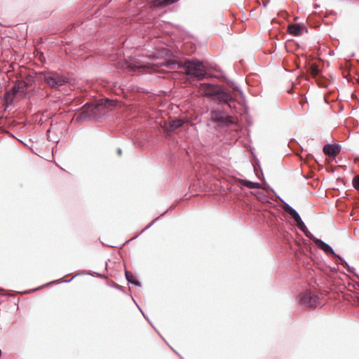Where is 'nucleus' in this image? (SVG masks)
<instances>
[{
	"label": "nucleus",
	"mask_w": 359,
	"mask_h": 359,
	"mask_svg": "<svg viewBox=\"0 0 359 359\" xmlns=\"http://www.w3.org/2000/svg\"><path fill=\"white\" fill-rule=\"evenodd\" d=\"M111 101L108 99L100 100L96 103H86L82 111L79 114L77 119L79 121H87L95 119L97 115L104 114V108L109 107Z\"/></svg>",
	"instance_id": "f257e3e1"
},
{
	"label": "nucleus",
	"mask_w": 359,
	"mask_h": 359,
	"mask_svg": "<svg viewBox=\"0 0 359 359\" xmlns=\"http://www.w3.org/2000/svg\"><path fill=\"white\" fill-rule=\"evenodd\" d=\"M179 67H182L185 74L191 77L202 79L205 77V70L202 62L198 60H187L184 62H177Z\"/></svg>",
	"instance_id": "f03ea898"
},
{
	"label": "nucleus",
	"mask_w": 359,
	"mask_h": 359,
	"mask_svg": "<svg viewBox=\"0 0 359 359\" xmlns=\"http://www.w3.org/2000/svg\"><path fill=\"white\" fill-rule=\"evenodd\" d=\"M40 77L50 88L58 90L69 82V78L57 72H46L40 74Z\"/></svg>",
	"instance_id": "7ed1b4c3"
},
{
	"label": "nucleus",
	"mask_w": 359,
	"mask_h": 359,
	"mask_svg": "<svg viewBox=\"0 0 359 359\" xmlns=\"http://www.w3.org/2000/svg\"><path fill=\"white\" fill-rule=\"evenodd\" d=\"M211 120L218 126H228L233 123V117L226 115L225 112L214 110L210 112Z\"/></svg>",
	"instance_id": "20e7f679"
},
{
	"label": "nucleus",
	"mask_w": 359,
	"mask_h": 359,
	"mask_svg": "<svg viewBox=\"0 0 359 359\" xmlns=\"http://www.w3.org/2000/svg\"><path fill=\"white\" fill-rule=\"evenodd\" d=\"M27 90V84L24 81H20L15 84L11 88L10 92L5 94V100L7 103L12 102L13 96L17 93H20L22 95H25Z\"/></svg>",
	"instance_id": "39448f33"
},
{
	"label": "nucleus",
	"mask_w": 359,
	"mask_h": 359,
	"mask_svg": "<svg viewBox=\"0 0 359 359\" xmlns=\"http://www.w3.org/2000/svg\"><path fill=\"white\" fill-rule=\"evenodd\" d=\"M314 243L318 248L324 251L326 254H331L335 257L338 258L341 261V264L348 267L349 271H351L348 263L344 259H343L339 255H337L332 248V247L330 246L327 243H325L324 241L319 238H315Z\"/></svg>",
	"instance_id": "423d86ee"
},
{
	"label": "nucleus",
	"mask_w": 359,
	"mask_h": 359,
	"mask_svg": "<svg viewBox=\"0 0 359 359\" xmlns=\"http://www.w3.org/2000/svg\"><path fill=\"white\" fill-rule=\"evenodd\" d=\"M301 302L306 306H316L318 297L311 291H305L299 295Z\"/></svg>",
	"instance_id": "0eeeda50"
},
{
	"label": "nucleus",
	"mask_w": 359,
	"mask_h": 359,
	"mask_svg": "<svg viewBox=\"0 0 359 359\" xmlns=\"http://www.w3.org/2000/svg\"><path fill=\"white\" fill-rule=\"evenodd\" d=\"M219 87L209 84V83H201L199 86V93L207 97L216 96L219 93Z\"/></svg>",
	"instance_id": "6e6552de"
},
{
	"label": "nucleus",
	"mask_w": 359,
	"mask_h": 359,
	"mask_svg": "<svg viewBox=\"0 0 359 359\" xmlns=\"http://www.w3.org/2000/svg\"><path fill=\"white\" fill-rule=\"evenodd\" d=\"M216 97L219 102L226 104L229 108L232 107L231 102L233 100V96L231 93L221 91L219 88V93L216 95Z\"/></svg>",
	"instance_id": "1a4fd4ad"
},
{
	"label": "nucleus",
	"mask_w": 359,
	"mask_h": 359,
	"mask_svg": "<svg viewBox=\"0 0 359 359\" xmlns=\"http://www.w3.org/2000/svg\"><path fill=\"white\" fill-rule=\"evenodd\" d=\"M323 151L325 155L335 156L340 152L339 147L337 145L327 144L323 147Z\"/></svg>",
	"instance_id": "9d476101"
},
{
	"label": "nucleus",
	"mask_w": 359,
	"mask_h": 359,
	"mask_svg": "<svg viewBox=\"0 0 359 359\" xmlns=\"http://www.w3.org/2000/svg\"><path fill=\"white\" fill-rule=\"evenodd\" d=\"M284 210L292 217L296 224L299 223L302 220L299 213L292 206L285 202Z\"/></svg>",
	"instance_id": "9b49d317"
},
{
	"label": "nucleus",
	"mask_w": 359,
	"mask_h": 359,
	"mask_svg": "<svg viewBox=\"0 0 359 359\" xmlns=\"http://www.w3.org/2000/svg\"><path fill=\"white\" fill-rule=\"evenodd\" d=\"M287 29L289 33L294 36H301L305 29V27L299 24H292L288 26Z\"/></svg>",
	"instance_id": "f8f14e48"
},
{
	"label": "nucleus",
	"mask_w": 359,
	"mask_h": 359,
	"mask_svg": "<svg viewBox=\"0 0 359 359\" xmlns=\"http://www.w3.org/2000/svg\"><path fill=\"white\" fill-rule=\"evenodd\" d=\"M179 0H150L151 3L154 6L158 7H164L167 6L168 5L175 4V2L178 1Z\"/></svg>",
	"instance_id": "ddd939ff"
},
{
	"label": "nucleus",
	"mask_w": 359,
	"mask_h": 359,
	"mask_svg": "<svg viewBox=\"0 0 359 359\" xmlns=\"http://www.w3.org/2000/svg\"><path fill=\"white\" fill-rule=\"evenodd\" d=\"M243 186H245L249 189H260L261 184L259 182H254L247 180H243L241 182Z\"/></svg>",
	"instance_id": "4468645a"
},
{
	"label": "nucleus",
	"mask_w": 359,
	"mask_h": 359,
	"mask_svg": "<svg viewBox=\"0 0 359 359\" xmlns=\"http://www.w3.org/2000/svg\"><path fill=\"white\" fill-rule=\"evenodd\" d=\"M125 275H126V280H128V282L133 283L137 287L140 286V283L136 280L135 277L133 276V274L131 272H130L128 271H126Z\"/></svg>",
	"instance_id": "2eb2a0df"
},
{
	"label": "nucleus",
	"mask_w": 359,
	"mask_h": 359,
	"mask_svg": "<svg viewBox=\"0 0 359 359\" xmlns=\"http://www.w3.org/2000/svg\"><path fill=\"white\" fill-rule=\"evenodd\" d=\"M184 121L182 119H175L172 120L170 122V130L173 131L179 128H180L183 124Z\"/></svg>",
	"instance_id": "dca6fc26"
},
{
	"label": "nucleus",
	"mask_w": 359,
	"mask_h": 359,
	"mask_svg": "<svg viewBox=\"0 0 359 359\" xmlns=\"http://www.w3.org/2000/svg\"><path fill=\"white\" fill-rule=\"evenodd\" d=\"M297 226L298 229L300 231H302V232L305 233L306 231H308V229L302 220L301 222H299V223H297Z\"/></svg>",
	"instance_id": "f3484780"
},
{
	"label": "nucleus",
	"mask_w": 359,
	"mask_h": 359,
	"mask_svg": "<svg viewBox=\"0 0 359 359\" xmlns=\"http://www.w3.org/2000/svg\"><path fill=\"white\" fill-rule=\"evenodd\" d=\"M353 185L355 189L359 190V175L353 178Z\"/></svg>",
	"instance_id": "a211bd4d"
},
{
	"label": "nucleus",
	"mask_w": 359,
	"mask_h": 359,
	"mask_svg": "<svg viewBox=\"0 0 359 359\" xmlns=\"http://www.w3.org/2000/svg\"><path fill=\"white\" fill-rule=\"evenodd\" d=\"M311 72L313 76H316L319 74L320 71L317 66L312 65L311 67Z\"/></svg>",
	"instance_id": "6ab92c4d"
},
{
	"label": "nucleus",
	"mask_w": 359,
	"mask_h": 359,
	"mask_svg": "<svg viewBox=\"0 0 359 359\" xmlns=\"http://www.w3.org/2000/svg\"><path fill=\"white\" fill-rule=\"evenodd\" d=\"M305 236L312 240L314 242L315 238H316L309 230L304 233Z\"/></svg>",
	"instance_id": "aec40b11"
},
{
	"label": "nucleus",
	"mask_w": 359,
	"mask_h": 359,
	"mask_svg": "<svg viewBox=\"0 0 359 359\" xmlns=\"http://www.w3.org/2000/svg\"><path fill=\"white\" fill-rule=\"evenodd\" d=\"M231 86H232L234 89H236V90L240 93V94H241V95L243 94L242 90H241L240 88H238L237 86H236L234 85V83H232V84H231Z\"/></svg>",
	"instance_id": "412c9836"
},
{
	"label": "nucleus",
	"mask_w": 359,
	"mask_h": 359,
	"mask_svg": "<svg viewBox=\"0 0 359 359\" xmlns=\"http://www.w3.org/2000/svg\"><path fill=\"white\" fill-rule=\"evenodd\" d=\"M155 222V220H154L149 226H147L145 229H149V227H151V226L154 224V222Z\"/></svg>",
	"instance_id": "4be33fe9"
},
{
	"label": "nucleus",
	"mask_w": 359,
	"mask_h": 359,
	"mask_svg": "<svg viewBox=\"0 0 359 359\" xmlns=\"http://www.w3.org/2000/svg\"><path fill=\"white\" fill-rule=\"evenodd\" d=\"M117 152H118V155H121V153H122V151H121V149H118Z\"/></svg>",
	"instance_id": "5701e85b"
},
{
	"label": "nucleus",
	"mask_w": 359,
	"mask_h": 359,
	"mask_svg": "<svg viewBox=\"0 0 359 359\" xmlns=\"http://www.w3.org/2000/svg\"><path fill=\"white\" fill-rule=\"evenodd\" d=\"M62 282H64V283H66V282H68V280H63V281H61V280H57V283H62Z\"/></svg>",
	"instance_id": "b1692460"
},
{
	"label": "nucleus",
	"mask_w": 359,
	"mask_h": 359,
	"mask_svg": "<svg viewBox=\"0 0 359 359\" xmlns=\"http://www.w3.org/2000/svg\"><path fill=\"white\" fill-rule=\"evenodd\" d=\"M172 65H175V63H169V64L168 65V66L172 68V67H171V66H172Z\"/></svg>",
	"instance_id": "393cba45"
},
{
	"label": "nucleus",
	"mask_w": 359,
	"mask_h": 359,
	"mask_svg": "<svg viewBox=\"0 0 359 359\" xmlns=\"http://www.w3.org/2000/svg\"><path fill=\"white\" fill-rule=\"evenodd\" d=\"M264 6H266V3H264Z\"/></svg>",
	"instance_id": "a878e982"
}]
</instances>
